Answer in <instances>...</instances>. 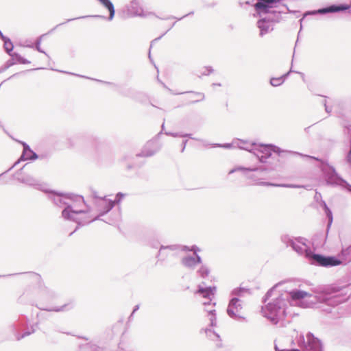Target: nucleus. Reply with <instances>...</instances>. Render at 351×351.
Here are the masks:
<instances>
[{"label": "nucleus", "mask_w": 351, "mask_h": 351, "mask_svg": "<svg viewBox=\"0 0 351 351\" xmlns=\"http://www.w3.org/2000/svg\"><path fill=\"white\" fill-rule=\"evenodd\" d=\"M282 284L283 282H279L276 284L274 287L269 289L266 294L265 295V296L263 298V302L266 303L267 300L271 296L272 292L274 290V289L282 285Z\"/></svg>", "instance_id": "40"}, {"label": "nucleus", "mask_w": 351, "mask_h": 351, "mask_svg": "<svg viewBox=\"0 0 351 351\" xmlns=\"http://www.w3.org/2000/svg\"><path fill=\"white\" fill-rule=\"evenodd\" d=\"M339 291L340 289H327L320 295L319 298L328 305L336 306L341 302V300L339 295L336 294Z\"/></svg>", "instance_id": "13"}, {"label": "nucleus", "mask_w": 351, "mask_h": 351, "mask_svg": "<svg viewBox=\"0 0 351 351\" xmlns=\"http://www.w3.org/2000/svg\"><path fill=\"white\" fill-rule=\"evenodd\" d=\"M282 6L285 7V8L286 9L287 12H289V13H293V14H298L299 13V11L291 10V9H289V7L287 6V5H286V4H282Z\"/></svg>", "instance_id": "56"}, {"label": "nucleus", "mask_w": 351, "mask_h": 351, "mask_svg": "<svg viewBox=\"0 0 351 351\" xmlns=\"http://www.w3.org/2000/svg\"><path fill=\"white\" fill-rule=\"evenodd\" d=\"M233 143L235 144V146L238 147L241 149H244L250 152V149L256 145L255 143H250L248 141L241 140V139H235L233 141Z\"/></svg>", "instance_id": "21"}, {"label": "nucleus", "mask_w": 351, "mask_h": 351, "mask_svg": "<svg viewBox=\"0 0 351 351\" xmlns=\"http://www.w3.org/2000/svg\"><path fill=\"white\" fill-rule=\"evenodd\" d=\"M178 248H179L178 246L176 245H161L160 246V250L158 253L157 257L158 258L160 256L161 257L160 260L164 261L167 257L168 255L165 254L163 250H169L171 251H175V250H178Z\"/></svg>", "instance_id": "24"}, {"label": "nucleus", "mask_w": 351, "mask_h": 351, "mask_svg": "<svg viewBox=\"0 0 351 351\" xmlns=\"http://www.w3.org/2000/svg\"><path fill=\"white\" fill-rule=\"evenodd\" d=\"M293 238L294 237L290 236L289 234H285L280 236V241L283 244L286 245L287 247H288Z\"/></svg>", "instance_id": "39"}, {"label": "nucleus", "mask_w": 351, "mask_h": 351, "mask_svg": "<svg viewBox=\"0 0 351 351\" xmlns=\"http://www.w3.org/2000/svg\"><path fill=\"white\" fill-rule=\"evenodd\" d=\"M242 308V301L237 297H232L229 301L226 312L230 317L244 321L245 317L240 314Z\"/></svg>", "instance_id": "10"}, {"label": "nucleus", "mask_w": 351, "mask_h": 351, "mask_svg": "<svg viewBox=\"0 0 351 351\" xmlns=\"http://www.w3.org/2000/svg\"><path fill=\"white\" fill-rule=\"evenodd\" d=\"M239 171H243L245 176L247 177V178L252 180L254 181H258L263 180L265 178V176L268 171V169L263 167L246 168L244 167L239 166L237 167L232 169L229 171V174H232Z\"/></svg>", "instance_id": "6"}, {"label": "nucleus", "mask_w": 351, "mask_h": 351, "mask_svg": "<svg viewBox=\"0 0 351 351\" xmlns=\"http://www.w3.org/2000/svg\"><path fill=\"white\" fill-rule=\"evenodd\" d=\"M175 24H176V22H174L171 25H169V29L163 34H162L160 36L155 38L152 43L159 40L167 32H169L175 25Z\"/></svg>", "instance_id": "54"}, {"label": "nucleus", "mask_w": 351, "mask_h": 351, "mask_svg": "<svg viewBox=\"0 0 351 351\" xmlns=\"http://www.w3.org/2000/svg\"><path fill=\"white\" fill-rule=\"evenodd\" d=\"M158 80L161 83V84L163 86V87H165V88H167L170 93H171L172 94H174V95H177L178 93H174L172 92V90L168 88L165 83H163L162 82L160 81L159 79L158 78Z\"/></svg>", "instance_id": "58"}, {"label": "nucleus", "mask_w": 351, "mask_h": 351, "mask_svg": "<svg viewBox=\"0 0 351 351\" xmlns=\"http://www.w3.org/2000/svg\"><path fill=\"white\" fill-rule=\"evenodd\" d=\"M181 264L186 268L189 269H194L197 265L195 264V259L192 255H186L182 258Z\"/></svg>", "instance_id": "22"}, {"label": "nucleus", "mask_w": 351, "mask_h": 351, "mask_svg": "<svg viewBox=\"0 0 351 351\" xmlns=\"http://www.w3.org/2000/svg\"><path fill=\"white\" fill-rule=\"evenodd\" d=\"M186 137H189L191 139H194V140H196V141H202V140L201 139H199V138H194V137H192V134H188V133H182V138H186Z\"/></svg>", "instance_id": "55"}, {"label": "nucleus", "mask_w": 351, "mask_h": 351, "mask_svg": "<svg viewBox=\"0 0 351 351\" xmlns=\"http://www.w3.org/2000/svg\"><path fill=\"white\" fill-rule=\"evenodd\" d=\"M311 333L308 332L306 334L307 342L305 341V339L303 335H300L298 339L297 344L300 348H291V349H282L280 350L276 345H275L276 351H314L315 346H311L308 341V335ZM312 346H315L312 343Z\"/></svg>", "instance_id": "14"}, {"label": "nucleus", "mask_w": 351, "mask_h": 351, "mask_svg": "<svg viewBox=\"0 0 351 351\" xmlns=\"http://www.w3.org/2000/svg\"><path fill=\"white\" fill-rule=\"evenodd\" d=\"M133 315L134 314H132V313L130 314L129 318H128V322H131L132 318H133Z\"/></svg>", "instance_id": "64"}, {"label": "nucleus", "mask_w": 351, "mask_h": 351, "mask_svg": "<svg viewBox=\"0 0 351 351\" xmlns=\"http://www.w3.org/2000/svg\"><path fill=\"white\" fill-rule=\"evenodd\" d=\"M286 13L283 10L277 11V10H271L268 16L274 17L275 19H279V22L282 19L281 14Z\"/></svg>", "instance_id": "44"}, {"label": "nucleus", "mask_w": 351, "mask_h": 351, "mask_svg": "<svg viewBox=\"0 0 351 351\" xmlns=\"http://www.w3.org/2000/svg\"><path fill=\"white\" fill-rule=\"evenodd\" d=\"M73 308V304L72 303L65 304L60 307H54V308H51L40 307V308L42 310H45L47 311H55V312L66 311H69Z\"/></svg>", "instance_id": "28"}, {"label": "nucleus", "mask_w": 351, "mask_h": 351, "mask_svg": "<svg viewBox=\"0 0 351 351\" xmlns=\"http://www.w3.org/2000/svg\"><path fill=\"white\" fill-rule=\"evenodd\" d=\"M278 23L279 19H275L271 16L263 17L257 21V27L260 29V36L263 37L264 35L273 30L271 23Z\"/></svg>", "instance_id": "17"}, {"label": "nucleus", "mask_w": 351, "mask_h": 351, "mask_svg": "<svg viewBox=\"0 0 351 351\" xmlns=\"http://www.w3.org/2000/svg\"><path fill=\"white\" fill-rule=\"evenodd\" d=\"M193 13H194V12L192 11V12H189V14H185L184 16H183L182 17H180V18H176V17H175V16H168V17H167V18H160V19H162V20H168V19H176L178 21H180V20H182V19H184V18L186 17L187 16H189V15L193 14Z\"/></svg>", "instance_id": "50"}, {"label": "nucleus", "mask_w": 351, "mask_h": 351, "mask_svg": "<svg viewBox=\"0 0 351 351\" xmlns=\"http://www.w3.org/2000/svg\"><path fill=\"white\" fill-rule=\"evenodd\" d=\"M1 39L3 41V48H4L5 51L8 55L11 54V53L12 52L13 49H14V45H13L12 42L11 41V40L5 36H4Z\"/></svg>", "instance_id": "30"}, {"label": "nucleus", "mask_w": 351, "mask_h": 351, "mask_svg": "<svg viewBox=\"0 0 351 351\" xmlns=\"http://www.w3.org/2000/svg\"><path fill=\"white\" fill-rule=\"evenodd\" d=\"M21 144L23 145V152L19 158V159L16 161L14 165L5 172L3 173H5L10 171L12 169H13L14 167H16L19 163H20L21 161H25L27 160H34L38 158V154L34 152L30 147L25 142H21Z\"/></svg>", "instance_id": "16"}, {"label": "nucleus", "mask_w": 351, "mask_h": 351, "mask_svg": "<svg viewBox=\"0 0 351 351\" xmlns=\"http://www.w3.org/2000/svg\"><path fill=\"white\" fill-rule=\"evenodd\" d=\"M282 0H258L254 5L256 15L261 16L262 14H269L270 9L277 7V4Z\"/></svg>", "instance_id": "11"}, {"label": "nucleus", "mask_w": 351, "mask_h": 351, "mask_svg": "<svg viewBox=\"0 0 351 351\" xmlns=\"http://www.w3.org/2000/svg\"><path fill=\"white\" fill-rule=\"evenodd\" d=\"M308 336L310 345H312V343L315 344V350L314 351H323L320 340L315 337L313 333H310Z\"/></svg>", "instance_id": "29"}, {"label": "nucleus", "mask_w": 351, "mask_h": 351, "mask_svg": "<svg viewBox=\"0 0 351 351\" xmlns=\"http://www.w3.org/2000/svg\"><path fill=\"white\" fill-rule=\"evenodd\" d=\"M250 152L252 153L261 162L265 163L267 159L271 157L272 152L280 155L281 153L285 152V151L273 144L257 145L256 143V145L252 149H250Z\"/></svg>", "instance_id": "4"}, {"label": "nucleus", "mask_w": 351, "mask_h": 351, "mask_svg": "<svg viewBox=\"0 0 351 351\" xmlns=\"http://www.w3.org/2000/svg\"><path fill=\"white\" fill-rule=\"evenodd\" d=\"M324 213L328 219L327 231H328L333 220L332 213L329 208L325 210Z\"/></svg>", "instance_id": "38"}, {"label": "nucleus", "mask_w": 351, "mask_h": 351, "mask_svg": "<svg viewBox=\"0 0 351 351\" xmlns=\"http://www.w3.org/2000/svg\"><path fill=\"white\" fill-rule=\"evenodd\" d=\"M26 274L34 281H40V280L41 277L38 274H36L34 272H28Z\"/></svg>", "instance_id": "48"}, {"label": "nucleus", "mask_w": 351, "mask_h": 351, "mask_svg": "<svg viewBox=\"0 0 351 351\" xmlns=\"http://www.w3.org/2000/svg\"><path fill=\"white\" fill-rule=\"evenodd\" d=\"M307 239L302 237H294L289 245V247H291L292 249L295 246L297 243L300 244L303 246H306V242Z\"/></svg>", "instance_id": "36"}, {"label": "nucleus", "mask_w": 351, "mask_h": 351, "mask_svg": "<svg viewBox=\"0 0 351 351\" xmlns=\"http://www.w3.org/2000/svg\"><path fill=\"white\" fill-rule=\"evenodd\" d=\"M189 93H193L196 96H199V99L191 101V104H195L204 99V94L199 92L189 91Z\"/></svg>", "instance_id": "45"}, {"label": "nucleus", "mask_w": 351, "mask_h": 351, "mask_svg": "<svg viewBox=\"0 0 351 351\" xmlns=\"http://www.w3.org/2000/svg\"><path fill=\"white\" fill-rule=\"evenodd\" d=\"M88 17H94V18H103L104 19L105 16H102V15H93V16H80V17H77V18H74V19H67L65 22L64 23H60L58 25H57L56 26H55L53 29H51L48 33L50 34L52 32H53L58 27L62 25H64V23H68V22H70V21H72L73 20H77V19H85V18H88Z\"/></svg>", "instance_id": "35"}, {"label": "nucleus", "mask_w": 351, "mask_h": 351, "mask_svg": "<svg viewBox=\"0 0 351 351\" xmlns=\"http://www.w3.org/2000/svg\"><path fill=\"white\" fill-rule=\"evenodd\" d=\"M86 346L88 347L92 351H105L104 348L97 346V345L93 344L91 343H87Z\"/></svg>", "instance_id": "47"}, {"label": "nucleus", "mask_w": 351, "mask_h": 351, "mask_svg": "<svg viewBox=\"0 0 351 351\" xmlns=\"http://www.w3.org/2000/svg\"><path fill=\"white\" fill-rule=\"evenodd\" d=\"M327 231L326 234H328ZM327 234L324 235L322 232L316 234L313 238V243L317 246H322L326 243Z\"/></svg>", "instance_id": "26"}, {"label": "nucleus", "mask_w": 351, "mask_h": 351, "mask_svg": "<svg viewBox=\"0 0 351 351\" xmlns=\"http://www.w3.org/2000/svg\"><path fill=\"white\" fill-rule=\"evenodd\" d=\"M263 316L276 324L279 320L287 315L286 299L283 294L269 302L262 308Z\"/></svg>", "instance_id": "3"}, {"label": "nucleus", "mask_w": 351, "mask_h": 351, "mask_svg": "<svg viewBox=\"0 0 351 351\" xmlns=\"http://www.w3.org/2000/svg\"><path fill=\"white\" fill-rule=\"evenodd\" d=\"M27 322L25 318L14 321L12 324L10 325L9 329L10 332L14 335L17 341L25 338L34 332V329L29 330L26 328Z\"/></svg>", "instance_id": "7"}, {"label": "nucleus", "mask_w": 351, "mask_h": 351, "mask_svg": "<svg viewBox=\"0 0 351 351\" xmlns=\"http://www.w3.org/2000/svg\"><path fill=\"white\" fill-rule=\"evenodd\" d=\"M245 293H250V291L249 289L244 288V287H238L236 289H234L231 291V295H233V297H237L238 298L243 297L244 294Z\"/></svg>", "instance_id": "33"}, {"label": "nucleus", "mask_w": 351, "mask_h": 351, "mask_svg": "<svg viewBox=\"0 0 351 351\" xmlns=\"http://www.w3.org/2000/svg\"><path fill=\"white\" fill-rule=\"evenodd\" d=\"M261 186L285 187V188H300L301 186L292 184H275L269 182H261L259 183Z\"/></svg>", "instance_id": "27"}, {"label": "nucleus", "mask_w": 351, "mask_h": 351, "mask_svg": "<svg viewBox=\"0 0 351 351\" xmlns=\"http://www.w3.org/2000/svg\"><path fill=\"white\" fill-rule=\"evenodd\" d=\"M29 163H26L16 173L17 176V180L20 182L21 183L25 184L27 185H29L30 186L34 187L36 189L40 190L41 191H45V187L43 184L40 183V182L34 178L33 176L30 175H24L22 176V171L24 168H25Z\"/></svg>", "instance_id": "9"}, {"label": "nucleus", "mask_w": 351, "mask_h": 351, "mask_svg": "<svg viewBox=\"0 0 351 351\" xmlns=\"http://www.w3.org/2000/svg\"><path fill=\"white\" fill-rule=\"evenodd\" d=\"M233 145L235 146V144L232 143H224V144H219V143H214L212 145L213 147H223L226 149H230L232 147Z\"/></svg>", "instance_id": "46"}, {"label": "nucleus", "mask_w": 351, "mask_h": 351, "mask_svg": "<svg viewBox=\"0 0 351 351\" xmlns=\"http://www.w3.org/2000/svg\"><path fill=\"white\" fill-rule=\"evenodd\" d=\"M283 295L286 299V303L288 302L291 305L298 304L302 299L308 295H311L308 292L299 289H293L286 292Z\"/></svg>", "instance_id": "15"}, {"label": "nucleus", "mask_w": 351, "mask_h": 351, "mask_svg": "<svg viewBox=\"0 0 351 351\" xmlns=\"http://www.w3.org/2000/svg\"><path fill=\"white\" fill-rule=\"evenodd\" d=\"M339 259L341 260V265H347L351 262V244L347 247H342L341 252L338 254Z\"/></svg>", "instance_id": "19"}, {"label": "nucleus", "mask_w": 351, "mask_h": 351, "mask_svg": "<svg viewBox=\"0 0 351 351\" xmlns=\"http://www.w3.org/2000/svg\"><path fill=\"white\" fill-rule=\"evenodd\" d=\"M123 95L126 97H131L132 95L130 93V90H128L127 93H123Z\"/></svg>", "instance_id": "63"}, {"label": "nucleus", "mask_w": 351, "mask_h": 351, "mask_svg": "<svg viewBox=\"0 0 351 351\" xmlns=\"http://www.w3.org/2000/svg\"><path fill=\"white\" fill-rule=\"evenodd\" d=\"M125 196V194L121 193V192H119L118 193H117L116 195V197H115V199L114 200V204H119L121 202V201L122 200V199Z\"/></svg>", "instance_id": "49"}, {"label": "nucleus", "mask_w": 351, "mask_h": 351, "mask_svg": "<svg viewBox=\"0 0 351 351\" xmlns=\"http://www.w3.org/2000/svg\"><path fill=\"white\" fill-rule=\"evenodd\" d=\"M139 307H140L139 304L135 305L133 308V311H132V314H134V313L139 309Z\"/></svg>", "instance_id": "62"}, {"label": "nucleus", "mask_w": 351, "mask_h": 351, "mask_svg": "<svg viewBox=\"0 0 351 351\" xmlns=\"http://www.w3.org/2000/svg\"><path fill=\"white\" fill-rule=\"evenodd\" d=\"M188 142V140H184L182 141V149H181V152H183L185 149V147L186 146V143Z\"/></svg>", "instance_id": "57"}, {"label": "nucleus", "mask_w": 351, "mask_h": 351, "mask_svg": "<svg viewBox=\"0 0 351 351\" xmlns=\"http://www.w3.org/2000/svg\"><path fill=\"white\" fill-rule=\"evenodd\" d=\"M206 311L208 313L209 315L210 316V326H215L216 325L215 310V309H211V310L206 309Z\"/></svg>", "instance_id": "41"}, {"label": "nucleus", "mask_w": 351, "mask_h": 351, "mask_svg": "<svg viewBox=\"0 0 351 351\" xmlns=\"http://www.w3.org/2000/svg\"><path fill=\"white\" fill-rule=\"evenodd\" d=\"M214 70L211 66H204L201 70H199V73H196V75L198 77H201L202 76L209 75Z\"/></svg>", "instance_id": "37"}, {"label": "nucleus", "mask_w": 351, "mask_h": 351, "mask_svg": "<svg viewBox=\"0 0 351 351\" xmlns=\"http://www.w3.org/2000/svg\"><path fill=\"white\" fill-rule=\"evenodd\" d=\"M205 332L206 335L213 340L214 339V337L216 339H219V335L214 330H212L211 329L206 328Z\"/></svg>", "instance_id": "43"}, {"label": "nucleus", "mask_w": 351, "mask_h": 351, "mask_svg": "<svg viewBox=\"0 0 351 351\" xmlns=\"http://www.w3.org/2000/svg\"><path fill=\"white\" fill-rule=\"evenodd\" d=\"M216 291V287H203L202 285H198L195 293L202 295L203 298L208 299L211 301L210 296L214 295Z\"/></svg>", "instance_id": "20"}, {"label": "nucleus", "mask_w": 351, "mask_h": 351, "mask_svg": "<svg viewBox=\"0 0 351 351\" xmlns=\"http://www.w3.org/2000/svg\"><path fill=\"white\" fill-rule=\"evenodd\" d=\"M289 153L319 161L320 164L318 167L320 169L323 173L324 178L327 186L332 187L339 186L351 193V184H350L345 179H343L337 173L334 166L330 165L328 161L324 160L315 156L304 155L298 152H289Z\"/></svg>", "instance_id": "2"}, {"label": "nucleus", "mask_w": 351, "mask_h": 351, "mask_svg": "<svg viewBox=\"0 0 351 351\" xmlns=\"http://www.w3.org/2000/svg\"><path fill=\"white\" fill-rule=\"evenodd\" d=\"M307 254L310 256L309 261L312 264L322 267H334L341 265V260L339 257L334 256H324L320 254H315L312 251H308Z\"/></svg>", "instance_id": "5"}, {"label": "nucleus", "mask_w": 351, "mask_h": 351, "mask_svg": "<svg viewBox=\"0 0 351 351\" xmlns=\"http://www.w3.org/2000/svg\"><path fill=\"white\" fill-rule=\"evenodd\" d=\"M98 207L99 214L93 219L90 217H85L82 218V222H86V225L96 220H101V217L105 215L110 212L114 206V202L113 200L106 199V197L99 198V201L97 202Z\"/></svg>", "instance_id": "8"}, {"label": "nucleus", "mask_w": 351, "mask_h": 351, "mask_svg": "<svg viewBox=\"0 0 351 351\" xmlns=\"http://www.w3.org/2000/svg\"><path fill=\"white\" fill-rule=\"evenodd\" d=\"M321 206L323 208L324 210H326L328 208V206H327L326 203L324 201H322Z\"/></svg>", "instance_id": "61"}, {"label": "nucleus", "mask_w": 351, "mask_h": 351, "mask_svg": "<svg viewBox=\"0 0 351 351\" xmlns=\"http://www.w3.org/2000/svg\"><path fill=\"white\" fill-rule=\"evenodd\" d=\"M44 36V35H41L40 36L38 37L34 44H30L27 45L26 47L29 48H34L36 50H37L40 53H44L46 56L49 58V55L41 49L40 47V43L42 41V38Z\"/></svg>", "instance_id": "31"}, {"label": "nucleus", "mask_w": 351, "mask_h": 351, "mask_svg": "<svg viewBox=\"0 0 351 351\" xmlns=\"http://www.w3.org/2000/svg\"><path fill=\"white\" fill-rule=\"evenodd\" d=\"M193 256V258L195 259V264L197 265L198 264H201L202 262V259L201 256L199 254H195Z\"/></svg>", "instance_id": "52"}, {"label": "nucleus", "mask_w": 351, "mask_h": 351, "mask_svg": "<svg viewBox=\"0 0 351 351\" xmlns=\"http://www.w3.org/2000/svg\"><path fill=\"white\" fill-rule=\"evenodd\" d=\"M162 147L159 141L156 138L147 141L143 147L140 153L136 155V157H151L158 152Z\"/></svg>", "instance_id": "12"}, {"label": "nucleus", "mask_w": 351, "mask_h": 351, "mask_svg": "<svg viewBox=\"0 0 351 351\" xmlns=\"http://www.w3.org/2000/svg\"><path fill=\"white\" fill-rule=\"evenodd\" d=\"M324 107H325V110L326 112L328 113H330L331 112V108H329L327 105H326V101L324 100Z\"/></svg>", "instance_id": "60"}, {"label": "nucleus", "mask_w": 351, "mask_h": 351, "mask_svg": "<svg viewBox=\"0 0 351 351\" xmlns=\"http://www.w3.org/2000/svg\"><path fill=\"white\" fill-rule=\"evenodd\" d=\"M165 134L167 135V136H171L172 137H182V132H165Z\"/></svg>", "instance_id": "51"}, {"label": "nucleus", "mask_w": 351, "mask_h": 351, "mask_svg": "<svg viewBox=\"0 0 351 351\" xmlns=\"http://www.w3.org/2000/svg\"><path fill=\"white\" fill-rule=\"evenodd\" d=\"M292 72V70L291 69L289 72L287 73L281 75L279 77H271L270 79V84L272 86L276 87L284 83V82L286 80V79L289 75V73Z\"/></svg>", "instance_id": "25"}, {"label": "nucleus", "mask_w": 351, "mask_h": 351, "mask_svg": "<svg viewBox=\"0 0 351 351\" xmlns=\"http://www.w3.org/2000/svg\"><path fill=\"white\" fill-rule=\"evenodd\" d=\"M190 250H191V252H193L194 255L198 254L197 252H200V249L195 245H192L191 247Z\"/></svg>", "instance_id": "53"}, {"label": "nucleus", "mask_w": 351, "mask_h": 351, "mask_svg": "<svg viewBox=\"0 0 351 351\" xmlns=\"http://www.w3.org/2000/svg\"><path fill=\"white\" fill-rule=\"evenodd\" d=\"M44 192L47 194L48 198L54 205L64 207L62 211V217L64 219L74 221L77 224L69 236L76 232L80 226L86 225V222H82V218L77 217V215L86 214L90 211V207L86 204L83 196L73 193H58L47 189Z\"/></svg>", "instance_id": "1"}, {"label": "nucleus", "mask_w": 351, "mask_h": 351, "mask_svg": "<svg viewBox=\"0 0 351 351\" xmlns=\"http://www.w3.org/2000/svg\"><path fill=\"white\" fill-rule=\"evenodd\" d=\"M9 56L11 57V58H12V60H13V61L16 62V64L19 63V64H25L30 63V61H29L28 60L22 57L19 53H18L16 52H14V53L12 52L11 54H9Z\"/></svg>", "instance_id": "34"}, {"label": "nucleus", "mask_w": 351, "mask_h": 351, "mask_svg": "<svg viewBox=\"0 0 351 351\" xmlns=\"http://www.w3.org/2000/svg\"><path fill=\"white\" fill-rule=\"evenodd\" d=\"M191 247H189L187 245H182L181 247V250L182 251H185V252H191V250H190Z\"/></svg>", "instance_id": "59"}, {"label": "nucleus", "mask_w": 351, "mask_h": 351, "mask_svg": "<svg viewBox=\"0 0 351 351\" xmlns=\"http://www.w3.org/2000/svg\"><path fill=\"white\" fill-rule=\"evenodd\" d=\"M128 12L132 16L148 17L154 15L153 12H145L138 0H132L128 8Z\"/></svg>", "instance_id": "18"}, {"label": "nucleus", "mask_w": 351, "mask_h": 351, "mask_svg": "<svg viewBox=\"0 0 351 351\" xmlns=\"http://www.w3.org/2000/svg\"><path fill=\"white\" fill-rule=\"evenodd\" d=\"M293 250L295 251L299 255L304 256L308 260L310 258V256L307 254V252L308 251H312L306 243V246H303L300 244L297 243L295 246L293 248Z\"/></svg>", "instance_id": "23"}, {"label": "nucleus", "mask_w": 351, "mask_h": 351, "mask_svg": "<svg viewBox=\"0 0 351 351\" xmlns=\"http://www.w3.org/2000/svg\"><path fill=\"white\" fill-rule=\"evenodd\" d=\"M210 273V269L209 267L205 264H202L199 268L197 270V275L204 279L207 278Z\"/></svg>", "instance_id": "32"}, {"label": "nucleus", "mask_w": 351, "mask_h": 351, "mask_svg": "<svg viewBox=\"0 0 351 351\" xmlns=\"http://www.w3.org/2000/svg\"><path fill=\"white\" fill-rule=\"evenodd\" d=\"M16 64V62L13 61L12 58L8 60L5 64L0 69V73L5 71L8 69H9L10 66L14 65Z\"/></svg>", "instance_id": "42"}]
</instances>
